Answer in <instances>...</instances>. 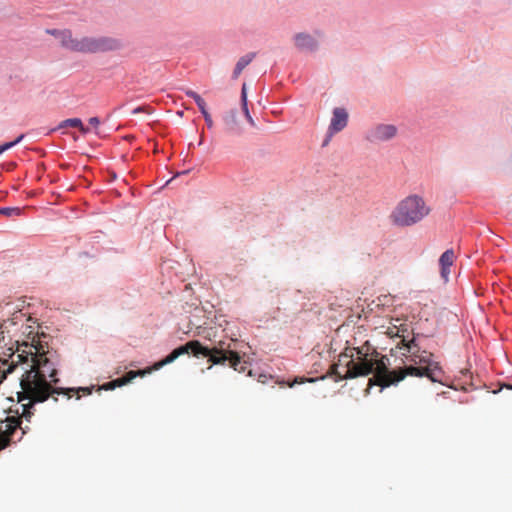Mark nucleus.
<instances>
[{"label": "nucleus", "mask_w": 512, "mask_h": 512, "mask_svg": "<svg viewBox=\"0 0 512 512\" xmlns=\"http://www.w3.org/2000/svg\"><path fill=\"white\" fill-rule=\"evenodd\" d=\"M241 101L242 103H247V91H246V84H243L242 90H241Z\"/></svg>", "instance_id": "4be33fe9"}, {"label": "nucleus", "mask_w": 512, "mask_h": 512, "mask_svg": "<svg viewBox=\"0 0 512 512\" xmlns=\"http://www.w3.org/2000/svg\"><path fill=\"white\" fill-rule=\"evenodd\" d=\"M455 259V254L452 249L446 250L439 259V264L441 266V276L447 281L450 274V267L452 266Z\"/></svg>", "instance_id": "9d476101"}, {"label": "nucleus", "mask_w": 512, "mask_h": 512, "mask_svg": "<svg viewBox=\"0 0 512 512\" xmlns=\"http://www.w3.org/2000/svg\"><path fill=\"white\" fill-rule=\"evenodd\" d=\"M46 32L50 35H53L57 39H59L60 43L62 44V35L61 33H64L65 30H57V29H47Z\"/></svg>", "instance_id": "6ab92c4d"}, {"label": "nucleus", "mask_w": 512, "mask_h": 512, "mask_svg": "<svg viewBox=\"0 0 512 512\" xmlns=\"http://www.w3.org/2000/svg\"><path fill=\"white\" fill-rule=\"evenodd\" d=\"M507 388L512 389V386L509 385V386H507Z\"/></svg>", "instance_id": "bb28decb"}, {"label": "nucleus", "mask_w": 512, "mask_h": 512, "mask_svg": "<svg viewBox=\"0 0 512 512\" xmlns=\"http://www.w3.org/2000/svg\"><path fill=\"white\" fill-rule=\"evenodd\" d=\"M397 127L392 124H378L369 130L367 139L371 142H383L397 135Z\"/></svg>", "instance_id": "6e6552de"}, {"label": "nucleus", "mask_w": 512, "mask_h": 512, "mask_svg": "<svg viewBox=\"0 0 512 512\" xmlns=\"http://www.w3.org/2000/svg\"><path fill=\"white\" fill-rule=\"evenodd\" d=\"M295 45L301 50H314L317 47L316 40L309 34L298 33L294 37Z\"/></svg>", "instance_id": "9b49d317"}, {"label": "nucleus", "mask_w": 512, "mask_h": 512, "mask_svg": "<svg viewBox=\"0 0 512 512\" xmlns=\"http://www.w3.org/2000/svg\"><path fill=\"white\" fill-rule=\"evenodd\" d=\"M202 115H203V117L205 119L207 127L208 128H212L214 123H213V120H212V117H211L210 113L207 110H205V111L202 112Z\"/></svg>", "instance_id": "412c9836"}, {"label": "nucleus", "mask_w": 512, "mask_h": 512, "mask_svg": "<svg viewBox=\"0 0 512 512\" xmlns=\"http://www.w3.org/2000/svg\"><path fill=\"white\" fill-rule=\"evenodd\" d=\"M89 124H90V125H92V126H94V127H97V126H99V124H100V120H99V118H98V117H91V118L89 119Z\"/></svg>", "instance_id": "393cba45"}, {"label": "nucleus", "mask_w": 512, "mask_h": 512, "mask_svg": "<svg viewBox=\"0 0 512 512\" xmlns=\"http://www.w3.org/2000/svg\"><path fill=\"white\" fill-rule=\"evenodd\" d=\"M24 135H20L16 140L12 141V142H7L3 145H0V154H2L3 152H5L6 150L12 148L13 146H15L16 144H18L22 139H23Z\"/></svg>", "instance_id": "a211bd4d"}, {"label": "nucleus", "mask_w": 512, "mask_h": 512, "mask_svg": "<svg viewBox=\"0 0 512 512\" xmlns=\"http://www.w3.org/2000/svg\"><path fill=\"white\" fill-rule=\"evenodd\" d=\"M306 381L314 382V381H315V379H313V378H310V379H305V378H295V380H294V384H295V383L302 384V383H304V382H306ZM289 386H290V387H292V386H293V383H292V384H290Z\"/></svg>", "instance_id": "5701e85b"}, {"label": "nucleus", "mask_w": 512, "mask_h": 512, "mask_svg": "<svg viewBox=\"0 0 512 512\" xmlns=\"http://www.w3.org/2000/svg\"><path fill=\"white\" fill-rule=\"evenodd\" d=\"M192 353L193 356L199 358L202 357V354L206 353V346L202 345V343L198 340H192L187 342L185 345H182L176 349H174L168 356H166L163 360L156 363L154 365V369H159L164 365L172 363L178 357L184 354Z\"/></svg>", "instance_id": "423d86ee"}, {"label": "nucleus", "mask_w": 512, "mask_h": 512, "mask_svg": "<svg viewBox=\"0 0 512 512\" xmlns=\"http://www.w3.org/2000/svg\"><path fill=\"white\" fill-rule=\"evenodd\" d=\"M235 343V340L231 339L230 341L220 340L216 342L212 347H207V352L202 354V357L208 358V362L211 363L209 368L212 365H224L226 361H229V365L238 372H244L245 366L241 363V358L236 352L232 345Z\"/></svg>", "instance_id": "39448f33"}, {"label": "nucleus", "mask_w": 512, "mask_h": 512, "mask_svg": "<svg viewBox=\"0 0 512 512\" xmlns=\"http://www.w3.org/2000/svg\"><path fill=\"white\" fill-rule=\"evenodd\" d=\"M0 214L4 215L6 217L19 216L21 214V209L18 207L0 208Z\"/></svg>", "instance_id": "f3484780"}, {"label": "nucleus", "mask_w": 512, "mask_h": 512, "mask_svg": "<svg viewBox=\"0 0 512 512\" xmlns=\"http://www.w3.org/2000/svg\"><path fill=\"white\" fill-rule=\"evenodd\" d=\"M431 211V207L422 196L410 194L398 202L389 219L398 227H411L423 221Z\"/></svg>", "instance_id": "7ed1b4c3"}, {"label": "nucleus", "mask_w": 512, "mask_h": 512, "mask_svg": "<svg viewBox=\"0 0 512 512\" xmlns=\"http://www.w3.org/2000/svg\"><path fill=\"white\" fill-rule=\"evenodd\" d=\"M141 112H147L148 113V107H146V106H139V107L135 108L132 111L133 114H138V113H141Z\"/></svg>", "instance_id": "b1692460"}, {"label": "nucleus", "mask_w": 512, "mask_h": 512, "mask_svg": "<svg viewBox=\"0 0 512 512\" xmlns=\"http://www.w3.org/2000/svg\"><path fill=\"white\" fill-rule=\"evenodd\" d=\"M242 109H243V112H244V114H245V117H246L247 121H248L251 125H255L254 120H253V118L251 117V115H250V113H249L247 103H242Z\"/></svg>", "instance_id": "aec40b11"}, {"label": "nucleus", "mask_w": 512, "mask_h": 512, "mask_svg": "<svg viewBox=\"0 0 512 512\" xmlns=\"http://www.w3.org/2000/svg\"><path fill=\"white\" fill-rule=\"evenodd\" d=\"M62 35V47L79 53H105L123 48L120 39L113 37H82L75 38L70 30L65 29Z\"/></svg>", "instance_id": "20e7f679"}, {"label": "nucleus", "mask_w": 512, "mask_h": 512, "mask_svg": "<svg viewBox=\"0 0 512 512\" xmlns=\"http://www.w3.org/2000/svg\"><path fill=\"white\" fill-rule=\"evenodd\" d=\"M433 355L424 351L415 356L416 364L425 366H406L396 370H389V358L380 355L368 342L361 347H347L339 355L338 362L331 366V373L336 376V381L353 379L373 374L369 379V385L388 387L402 381L406 376H426L432 382L442 383L444 372L439 364L432 359Z\"/></svg>", "instance_id": "f03ea898"}, {"label": "nucleus", "mask_w": 512, "mask_h": 512, "mask_svg": "<svg viewBox=\"0 0 512 512\" xmlns=\"http://www.w3.org/2000/svg\"><path fill=\"white\" fill-rule=\"evenodd\" d=\"M65 127L78 128L80 130V132L83 134H86L89 132V129L83 125L81 119H79V118L66 119V120L62 121L58 126L59 129H62Z\"/></svg>", "instance_id": "2eb2a0df"}, {"label": "nucleus", "mask_w": 512, "mask_h": 512, "mask_svg": "<svg viewBox=\"0 0 512 512\" xmlns=\"http://www.w3.org/2000/svg\"><path fill=\"white\" fill-rule=\"evenodd\" d=\"M35 321L22 311H15L12 317L0 323V383L15 368V363L27 362L30 358V369L26 370L20 380L21 391L17 393L18 401L22 403V417L27 420L33 413L31 409L35 403H43L50 397L57 401L55 395H66L69 399L71 393L80 391L90 394L89 388H61L58 386V370L53 355L45 351L41 345L23 342L20 344V335L32 334L33 326L28 324Z\"/></svg>", "instance_id": "f257e3e1"}, {"label": "nucleus", "mask_w": 512, "mask_h": 512, "mask_svg": "<svg viewBox=\"0 0 512 512\" xmlns=\"http://www.w3.org/2000/svg\"><path fill=\"white\" fill-rule=\"evenodd\" d=\"M185 93L188 97L192 98L196 102L201 113L207 110L205 100L198 93L193 90H186Z\"/></svg>", "instance_id": "dca6fc26"}, {"label": "nucleus", "mask_w": 512, "mask_h": 512, "mask_svg": "<svg viewBox=\"0 0 512 512\" xmlns=\"http://www.w3.org/2000/svg\"><path fill=\"white\" fill-rule=\"evenodd\" d=\"M256 57V53L255 52H250L246 55H244L243 57H241L238 62L236 63V66H235V69L233 71V78L234 79H237L240 74L242 73V71L245 69L246 66H248L252 61L253 59Z\"/></svg>", "instance_id": "4468645a"}, {"label": "nucleus", "mask_w": 512, "mask_h": 512, "mask_svg": "<svg viewBox=\"0 0 512 512\" xmlns=\"http://www.w3.org/2000/svg\"><path fill=\"white\" fill-rule=\"evenodd\" d=\"M150 370H138V371H129L123 377L118 378L112 382H109L105 388H114L116 386H122L128 384L137 376H144L146 373H149Z\"/></svg>", "instance_id": "f8f14e48"}, {"label": "nucleus", "mask_w": 512, "mask_h": 512, "mask_svg": "<svg viewBox=\"0 0 512 512\" xmlns=\"http://www.w3.org/2000/svg\"><path fill=\"white\" fill-rule=\"evenodd\" d=\"M348 123V113L344 108H335L329 126V135L342 131Z\"/></svg>", "instance_id": "1a4fd4ad"}, {"label": "nucleus", "mask_w": 512, "mask_h": 512, "mask_svg": "<svg viewBox=\"0 0 512 512\" xmlns=\"http://www.w3.org/2000/svg\"><path fill=\"white\" fill-rule=\"evenodd\" d=\"M22 429V434L25 433L26 428L21 427L20 418L7 417L4 422L0 425V450L7 447L12 439L14 432L18 429Z\"/></svg>", "instance_id": "0eeeda50"}, {"label": "nucleus", "mask_w": 512, "mask_h": 512, "mask_svg": "<svg viewBox=\"0 0 512 512\" xmlns=\"http://www.w3.org/2000/svg\"><path fill=\"white\" fill-rule=\"evenodd\" d=\"M406 346H407V348H408V352L413 353V352H412V349H413L414 347H416L417 345H416V343H415V340H414V339H412L411 341H409V342L407 343V345H406Z\"/></svg>", "instance_id": "a878e982"}, {"label": "nucleus", "mask_w": 512, "mask_h": 512, "mask_svg": "<svg viewBox=\"0 0 512 512\" xmlns=\"http://www.w3.org/2000/svg\"><path fill=\"white\" fill-rule=\"evenodd\" d=\"M225 130L230 134H238L240 133V127L237 119V112L235 110H231L224 117Z\"/></svg>", "instance_id": "ddd939ff"}]
</instances>
